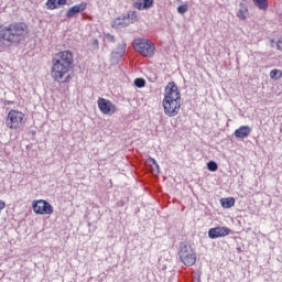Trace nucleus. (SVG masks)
I'll return each instance as SVG.
<instances>
[{
	"label": "nucleus",
	"instance_id": "nucleus-7",
	"mask_svg": "<svg viewBox=\"0 0 282 282\" xmlns=\"http://www.w3.org/2000/svg\"><path fill=\"white\" fill-rule=\"evenodd\" d=\"M33 213L36 215H52L54 207L47 200L40 199L33 202Z\"/></svg>",
	"mask_w": 282,
	"mask_h": 282
},
{
	"label": "nucleus",
	"instance_id": "nucleus-6",
	"mask_svg": "<svg viewBox=\"0 0 282 282\" xmlns=\"http://www.w3.org/2000/svg\"><path fill=\"white\" fill-rule=\"evenodd\" d=\"M23 115L21 111L10 110L7 118V127L9 129H21L23 127Z\"/></svg>",
	"mask_w": 282,
	"mask_h": 282
},
{
	"label": "nucleus",
	"instance_id": "nucleus-22",
	"mask_svg": "<svg viewBox=\"0 0 282 282\" xmlns=\"http://www.w3.org/2000/svg\"><path fill=\"white\" fill-rule=\"evenodd\" d=\"M143 8L149 10V8H153V0H143Z\"/></svg>",
	"mask_w": 282,
	"mask_h": 282
},
{
	"label": "nucleus",
	"instance_id": "nucleus-23",
	"mask_svg": "<svg viewBox=\"0 0 282 282\" xmlns=\"http://www.w3.org/2000/svg\"><path fill=\"white\" fill-rule=\"evenodd\" d=\"M105 39H107L109 43H116V36H113L111 33H106Z\"/></svg>",
	"mask_w": 282,
	"mask_h": 282
},
{
	"label": "nucleus",
	"instance_id": "nucleus-21",
	"mask_svg": "<svg viewBox=\"0 0 282 282\" xmlns=\"http://www.w3.org/2000/svg\"><path fill=\"white\" fill-rule=\"evenodd\" d=\"M178 14H186L188 12V6L187 4H181L177 7Z\"/></svg>",
	"mask_w": 282,
	"mask_h": 282
},
{
	"label": "nucleus",
	"instance_id": "nucleus-19",
	"mask_svg": "<svg viewBox=\"0 0 282 282\" xmlns=\"http://www.w3.org/2000/svg\"><path fill=\"white\" fill-rule=\"evenodd\" d=\"M207 169H208V171H212L213 173H215V171H217V169H219V165H217V162H215V161H209L207 163Z\"/></svg>",
	"mask_w": 282,
	"mask_h": 282
},
{
	"label": "nucleus",
	"instance_id": "nucleus-17",
	"mask_svg": "<svg viewBox=\"0 0 282 282\" xmlns=\"http://www.w3.org/2000/svg\"><path fill=\"white\" fill-rule=\"evenodd\" d=\"M256 8L259 10H268V0H252Z\"/></svg>",
	"mask_w": 282,
	"mask_h": 282
},
{
	"label": "nucleus",
	"instance_id": "nucleus-20",
	"mask_svg": "<svg viewBox=\"0 0 282 282\" xmlns=\"http://www.w3.org/2000/svg\"><path fill=\"white\" fill-rule=\"evenodd\" d=\"M135 87L142 88L147 85V80L144 78H137L134 79Z\"/></svg>",
	"mask_w": 282,
	"mask_h": 282
},
{
	"label": "nucleus",
	"instance_id": "nucleus-27",
	"mask_svg": "<svg viewBox=\"0 0 282 282\" xmlns=\"http://www.w3.org/2000/svg\"><path fill=\"white\" fill-rule=\"evenodd\" d=\"M3 208H6V202L0 200V213L3 210Z\"/></svg>",
	"mask_w": 282,
	"mask_h": 282
},
{
	"label": "nucleus",
	"instance_id": "nucleus-24",
	"mask_svg": "<svg viewBox=\"0 0 282 282\" xmlns=\"http://www.w3.org/2000/svg\"><path fill=\"white\" fill-rule=\"evenodd\" d=\"M133 8H135L137 10H145L143 2H134Z\"/></svg>",
	"mask_w": 282,
	"mask_h": 282
},
{
	"label": "nucleus",
	"instance_id": "nucleus-28",
	"mask_svg": "<svg viewBox=\"0 0 282 282\" xmlns=\"http://www.w3.org/2000/svg\"><path fill=\"white\" fill-rule=\"evenodd\" d=\"M93 45L96 47V50H98V40H93Z\"/></svg>",
	"mask_w": 282,
	"mask_h": 282
},
{
	"label": "nucleus",
	"instance_id": "nucleus-2",
	"mask_svg": "<svg viewBox=\"0 0 282 282\" xmlns=\"http://www.w3.org/2000/svg\"><path fill=\"white\" fill-rule=\"evenodd\" d=\"M28 34V24L24 22H13L6 26H0V47L6 50L10 45H19Z\"/></svg>",
	"mask_w": 282,
	"mask_h": 282
},
{
	"label": "nucleus",
	"instance_id": "nucleus-18",
	"mask_svg": "<svg viewBox=\"0 0 282 282\" xmlns=\"http://www.w3.org/2000/svg\"><path fill=\"white\" fill-rule=\"evenodd\" d=\"M281 76H282V72L280 69H272L270 72V78L272 80H279L281 78Z\"/></svg>",
	"mask_w": 282,
	"mask_h": 282
},
{
	"label": "nucleus",
	"instance_id": "nucleus-16",
	"mask_svg": "<svg viewBox=\"0 0 282 282\" xmlns=\"http://www.w3.org/2000/svg\"><path fill=\"white\" fill-rule=\"evenodd\" d=\"M223 208H232L235 206V198H221Z\"/></svg>",
	"mask_w": 282,
	"mask_h": 282
},
{
	"label": "nucleus",
	"instance_id": "nucleus-9",
	"mask_svg": "<svg viewBox=\"0 0 282 282\" xmlns=\"http://www.w3.org/2000/svg\"><path fill=\"white\" fill-rule=\"evenodd\" d=\"M140 18L138 17V12L135 11H128L127 17L122 19L119 18L115 21V25H120L121 28H127L130 23H138Z\"/></svg>",
	"mask_w": 282,
	"mask_h": 282
},
{
	"label": "nucleus",
	"instance_id": "nucleus-11",
	"mask_svg": "<svg viewBox=\"0 0 282 282\" xmlns=\"http://www.w3.org/2000/svg\"><path fill=\"white\" fill-rule=\"evenodd\" d=\"M84 10H87V2H82L79 4H76L69 8L66 11V17L67 19H73V17H76V14H79V12H84Z\"/></svg>",
	"mask_w": 282,
	"mask_h": 282
},
{
	"label": "nucleus",
	"instance_id": "nucleus-5",
	"mask_svg": "<svg viewBox=\"0 0 282 282\" xmlns=\"http://www.w3.org/2000/svg\"><path fill=\"white\" fill-rule=\"evenodd\" d=\"M180 261L184 263V265L191 267L195 265L197 261V254L193 247L182 242L178 251Z\"/></svg>",
	"mask_w": 282,
	"mask_h": 282
},
{
	"label": "nucleus",
	"instance_id": "nucleus-1",
	"mask_svg": "<svg viewBox=\"0 0 282 282\" xmlns=\"http://www.w3.org/2000/svg\"><path fill=\"white\" fill-rule=\"evenodd\" d=\"M72 65H74V54H72V51L57 53L52 59V78L56 83H69L72 80Z\"/></svg>",
	"mask_w": 282,
	"mask_h": 282
},
{
	"label": "nucleus",
	"instance_id": "nucleus-10",
	"mask_svg": "<svg viewBox=\"0 0 282 282\" xmlns=\"http://www.w3.org/2000/svg\"><path fill=\"white\" fill-rule=\"evenodd\" d=\"M230 235V228L228 227H216L208 231L209 239H218V237H228Z\"/></svg>",
	"mask_w": 282,
	"mask_h": 282
},
{
	"label": "nucleus",
	"instance_id": "nucleus-26",
	"mask_svg": "<svg viewBox=\"0 0 282 282\" xmlns=\"http://www.w3.org/2000/svg\"><path fill=\"white\" fill-rule=\"evenodd\" d=\"M276 50H279L280 52H282V40H279L276 42Z\"/></svg>",
	"mask_w": 282,
	"mask_h": 282
},
{
	"label": "nucleus",
	"instance_id": "nucleus-4",
	"mask_svg": "<svg viewBox=\"0 0 282 282\" xmlns=\"http://www.w3.org/2000/svg\"><path fill=\"white\" fill-rule=\"evenodd\" d=\"M133 48L139 54H142L145 58H151L155 54V45L147 39H135L133 41Z\"/></svg>",
	"mask_w": 282,
	"mask_h": 282
},
{
	"label": "nucleus",
	"instance_id": "nucleus-15",
	"mask_svg": "<svg viewBox=\"0 0 282 282\" xmlns=\"http://www.w3.org/2000/svg\"><path fill=\"white\" fill-rule=\"evenodd\" d=\"M248 7H246L243 3H240V8L237 12V17L239 18L240 21H246L248 19Z\"/></svg>",
	"mask_w": 282,
	"mask_h": 282
},
{
	"label": "nucleus",
	"instance_id": "nucleus-13",
	"mask_svg": "<svg viewBox=\"0 0 282 282\" xmlns=\"http://www.w3.org/2000/svg\"><path fill=\"white\" fill-rule=\"evenodd\" d=\"M45 6L47 10H58V8L67 6V0H47Z\"/></svg>",
	"mask_w": 282,
	"mask_h": 282
},
{
	"label": "nucleus",
	"instance_id": "nucleus-14",
	"mask_svg": "<svg viewBox=\"0 0 282 282\" xmlns=\"http://www.w3.org/2000/svg\"><path fill=\"white\" fill-rule=\"evenodd\" d=\"M252 131V129H250L249 126H242L240 127L239 129H237L235 132H234V135L236 138H240V139H243V138H248V135H250V132Z\"/></svg>",
	"mask_w": 282,
	"mask_h": 282
},
{
	"label": "nucleus",
	"instance_id": "nucleus-8",
	"mask_svg": "<svg viewBox=\"0 0 282 282\" xmlns=\"http://www.w3.org/2000/svg\"><path fill=\"white\" fill-rule=\"evenodd\" d=\"M97 105L99 107V111L105 116H113V113H116V105L108 99L99 98L97 100Z\"/></svg>",
	"mask_w": 282,
	"mask_h": 282
},
{
	"label": "nucleus",
	"instance_id": "nucleus-25",
	"mask_svg": "<svg viewBox=\"0 0 282 282\" xmlns=\"http://www.w3.org/2000/svg\"><path fill=\"white\" fill-rule=\"evenodd\" d=\"M148 162H150V164H154L155 167H156L158 170H160V165L158 164V161H155V159L149 158V159H148Z\"/></svg>",
	"mask_w": 282,
	"mask_h": 282
},
{
	"label": "nucleus",
	"instance_id": "nucleus-12",
	"mask_svg": "<svg viewBox=\"0 0 282 282\" xmlns=\"http://www.w3.org/2000/svg\"><path fill=\"white\" fill-rule=\"evenodd\" d=\"M124 52H127V45L119 44L118 47L111 53L112 63H119L120 58L124 56Z\"/></svg>",
	"mask_w": 282,
	"mask_h": 282
},
{
	"label": "nucleus",
	"instance_id": "nucleus-3",
	"mask_svg": "<svg viewBox=\"0 0 282 282\" xmlns=\"http://www.w3.org/2000/svg\"><path fill=\"white\" fill-rule=\"evenodd\" d=\"M165 116L169 118H175L182 109V93L175 82H171L165 87V94L162 101Z\"/></svg>",
	"mask_w": 282,
	"mask_h": 282
}]
</instances>
